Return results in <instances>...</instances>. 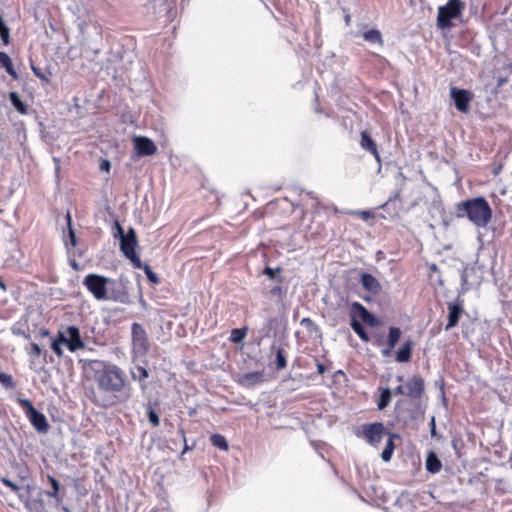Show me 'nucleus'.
<instances>
[{
    "label": "nucleus",
    "instance_id": "nucleus-1",
    "mask_svg": "<svg viewBox=\"0 0 512 512\" xmlns=\"http://www.w3.org/2000/svg\"><path fill=\"white\" fill-rule=\"evenodd\" d=\"M95 382L99 392L91 390L89 399L98 407L110 408L129 399L124 372L114 364H104L95 372Z\"/></svg>",
    "mask_w": 512,
    "mask_h": 512
},
{
    "label": "nucleus",
    "instance_id": "nucleus-2",
    "mask_svg": "<svg viewBox=\"0 0 512 512\" xmlns=\"http://www.w3.org/2000/svg\"><path fill=\"white\" fill-rule=\"evenodd\" d=\"M458 218H467L478 228H485L492 220L493 211L483 196L470 198L456 205Z\"/></svg>",
    "mask_w": 512,
    "mask_h": 512
},
{
    "label": "nucleus",
    "instance_id": "nucleus-3",
    "mask_svg": "<svg viewBox=\"0 0 512 512\" xmlns=\"http://www.w3.org/2000/svg\"><path fill=\"white\" fill-rule=\"evenodd\" d=\"M356 435L376 448L381 444L382 439L386 437L385 448L381 453V458L385 462L391 460L395 449L394 440L399 438V435L389 432L381 422L363 424L356 431Z\"/></svg>",
    "mask_w": 512,
    "mask_h": 512
},
{
    "label": "nucleus",
    "instance_id": "nucleus-4",
    "mask_svg": "<svg viewBox=\"0 0 512 512\" xmlns=\"http://www.w3.org/2000/svg\"><path fill=\"white\" fill-rule=\"evenodd\" d=\"M62 345H65L72 353L85 349L86 344L83 341L80 330L77 326L71 325L62 327L58 330L56 337L51 342V350L59 358L64 355Z\"/></svg>",
    "mask_w": 512,
    "mask_h": 512
},
{
    "label": "nucleus",
    "instance_id": "nucleus-5",
    "mask_svg": "<svg viewBox=\"0 0 512 512\" xmlns=\"http://www.w3.org/2000/svg\"><path fill=\"white\" fill-rule=\"evenodd\" d=\"M110 282L109 278H106L102 275L98 274H88L83 279V285L86 289L93 295V297L97 300H107L109 299L107 293V284ZM113 301L120 303H128L129 295L127 292L117 293L110 297Z\"/></svg>",
    "mask_w": 512,
    "mask_h": 512
},
{
    "label": "nucleus",
    "instance_id": "nucleus-6",
    "mask_svg": "<svg viewBox=\"0 0 512 512\" xmlns=\"http://www.w3.org/2000/svg\"><path fill=\"white\" fill-rule=\"evenodd\" d=\"M464 3L461 0H448L446 5L440 6L437 15V27L448 29L452 27V20L458 18L464 10Z\"/></svg>",
    "mask_w": 512,
    "mask_h": 512
},
{
    "label": "nucleus",
    "instance_id": "nucleus-7",
    "mask_svg": "<svg viewBox=\"0 0 512 512\" xmlns=\"http://www.w3.org/2000/svg\"><path fill=\"white\" fill-rule=\"evenodd\" d=\"M329 320L333 326L349 324L352 326V303L348 296L341 298L329 312Z\"/></svg>",
    "mask_w": 512,
    "mask_h": 512
},
{
    "label": "nucleus",
    "instance_id": "nucleus-8",
    "mask_svg": "<svg viewBox=\"0 0 512 512\" xmlns=\"http://www.w3.org/2000/svg\"><path fill=\"white\" fill-rule=\"evenodd\" d=\"M18 403L25 412L32 426L41 433L48 432L50 426L45 415L36 410L29 399L19 398Z\"/></svg>",
    "mask_w": 512,
    "mask_h": 512
},
{
    "label": "nucleus",
    "instance_id": "nucleus-9",
    "mask_svg": "<svg viewBox=\"0 0 512 512\" xmlns=\"http://www.w3.org/2000/svg\"><path fill=\"white\" fill-rule=\"evenodd\" d=\"M132 351L138 356H146L150 349L149 338L144 327L139 323L131 326Z\"/></svg>",
    "mask_w": 512,
    "mask_h": 512
},
{
    "label": "nucleus",
    "instance_id": "nucleus-10",
    "mask_svg": "<svg viewBox=\"0 0 512 512\" xmlns=\"http://www.w3.org/2000/svg\"><path fill=\"white\" fill-rule=\"evenodd\" d=\"M137 243L136 233L132 228L120 238V248L124 256L132 262L135 268H142V262L135 251Z\"/></svg>",
    "mask_w": 512,
    "mask_h": 512
},
{
    "label": "nucleus",
    "instance_id": "nucleus-11",
    "mask_svg": "<svg viewBox=\"0 0 512 512\" xmlns=\"http://www.w3.org/2000/svg\"><path fill=\"white\" fill-rule=\"evenodd\" d=\"M448 321L445 330L448 331L456 327L459 323L461 316L465 313L464 301L457 298L455 301L447 303Z\"/></svg>",
    "mask_w": 512,
    "mask_h": 512
},
{
    "label": "nucleus",
    "instance_id": "nucleus-12",
    "mask_svg": "<svg viewBox=\"0 0 512 512\" xmlns=\"http://www.w3.org/2000/svg\"><path fill=\"white\" fill-rule=\"evenodd\" d=\"M450 94L457 110L462 113H467L470 108V102L473 99V94L468 90L458 89L456 87L450 89Z\"/></svg>",
    "mask_w": 512,
    "mask_h": 512
},
{
    "label": "nucleus",
    "instance_id": "nucleus-13",
    "mask_svg": "<svg viewBox=\"0 0 512 512\" xmlns=\"http://www.w3.org/2000/svg\"><path fill=\"white\" fill-rule=\"evenodd\" d=\"M134 148L137 156H151L157 152L155 143L147 137L137 136L133 139Z\"/></svg>",
    "mask_w": 512,
    "mask_h": 512
},
{
    "label": "nucleus",
    "instance_id": "nucleus-14",
    "mask_svg": "<svg viewBox=\"0 0 512 512\" xmlns=\"http://www.w3.org/2000/svg\"><path fill=\"white\" fill-rule=\"evenodd\" d=\"M360 283L371 296H375L381 291L380 282L370 273L363 272L360 276Z\"/></svg>",
    "mask_w": 512,
    "mask_h": 512
},
{
    "label": "nucleus",
    "instance_id": "nucleus-15",
    "mask_svg": "<svg viewBox=\"0 0 512 512\" xmlns=\"http://www.w3.org/2000/svg\"><path fill=\"white\" fill-rule=\"evenodd\" d=\"M359 317L360 320L370 327L378 325V320L371 314L363 305L358 302H354V318Z\"/></svg>",
    "mask_w": 512,
    "mask_h": 512
},
{
    "label": "nucleus",
    "instance_id": "nucleus-16",
    "mask_svg": "<svg viewBox=\"0 0 512 512\" xmlns=\"http://www.w3.org/2000/svg\"><path fill=\"white\" fill-rule=\"evenodd\" d=\"M405 387L410 398H420L424 392V381L421 377H413L407 381Z\"/></svg>",
    "mask_w": 512,
    "mask_h": 512
},
{
    "label": "nucleus",
    "instance_id": "nucleus-17",
    "mask_svg": "<svg viewBox=\"0 0 512 512\" xmlns=\"http://www.w3.org/2000/svg\"><path fill=\"white\" fill-rule=\"evenodd\" d=\"M360 145L365 151L372 154L375 159L380 162V154L377 148V144L368 131L361 132Z\"/></svg>",
    "mask_w": 512,
    "mask_h": 512
},
{
    "label": "nucleus",
    "instance_id": "nucleus-18",
    "mask_svg": "<svg viewBox=\"0 0 512 512\" xmlns=\"http://www.w3.org/2000/svg\"><path fill=\"white\" fill-rule=\"evenodd\" d=\"M413 342L407 340L396 353V361L399 363H406L412 357Z\"/></svg>",
    "mask_w": 512,
    "mask_h": 512
},
{
    "label": "nucleus",
    "instance_id": "nucleus-19",
    "mask_svg": "<svg viewBox=\"0 0 512 512\" xmlns=\"http://www.w3.org/2000/svg\"><path fill=\"white\" fill-rule=\"evenodd\" d=\"M300 325L306 330L307 335L310 338H317L321 336L320 328L311 318L305 317L301 319Z\"/></svg>",
    "mask_w": 512,
    "mask_h": 512
},
{
    "label": "nucleus",
    "instance_id": "nucleus-20",
    "mask_svg": "<svg viewBox=\"0 0 512 512\" xmlns=\"http://www.w3.org/2000/svg\"><path fill=\"white\" fill-rule=\"evenodd\" d=\"M47 480H48V482L51 485V490L50 491H46L45 494L48 497L54 498L57 502H61L62 501V496L60 495V484H59V482L57 481V479L55 477H53L50 474L47 475Z\"/></svg>",
    "mask_w": 512,
    "mask_h": 512
},
{
    "label": "nucleus",
    "instance_id": "nucleus-21",
    "mask_svg": "<svg viewBox=\"0 0 512 512\" xmlns=\"http://www.w3.org/2000/svg\"><path fill=\"white\" fill-rule=\"evenodd\" d=\"M400 337H401L400 328H398V327H390L389 328V333H388V338H387L388 349L383 352L384 355L389 354V352L392 349H394V347L397 344V342L399 341Z\"/></svg>",
    "mask_w": 512,
    "mask_h": 512
},
{
    "label": "nucleus",
    "instance_id": "nucleus-22",
    "mask_svg": "<svg viewBox=\"0 0 512 512\" xmlns=\"http://www.w3.org/2000/svg\"><path fill=\"white\" fill-rule=\"evenodd\" d=\"M442 468V463L434 452H430L426 458V469L430 473H438Z\"/></svg>",
    "mask_w": 512,
    "mask_h": 512
},
{
    "label": "nucleus",
    "instance_id": "nucleus-23",
    "mask_svg": "<svg viewBox=\"0 0 512 512\" xmlns=\"http://www.w3.org/2000/svg\"><path fill=\"white\" fill-rule=\"evenodd\" d=\"M0 66H2L11 77L14 79L18 78L12 60L5 52H0Z\"/></svg>",
    "mask_w": 512,
    "mask_h": 512
},
{
    "label": "nucleus",
    "instance_id": "nucleus-24",
    "mask_svg": "<svg viewBox=\"0 0 512 512\" xmlns=\"http://www.w3.org/2000/svg\"><path fill=\"white\" fill-rule=\"evenodd\" d=\"M9 99L13 107L20 114L26 115L28 113V106L20 99L19 95L16 92H10Z\"/></svg>",
    "mask_w": 512,
    "mask_h": 512
},
{
    "label": "nucleus",
    "instance_id": "nucleus-25",
    "mask_svg": "<svg viewBox=\"0 0 512 512\" xmlns=\"http://www.w3.org/2000/svg\"><path fill=\"white\" fill-rule=\"evenodd\" d=\"M363 38L369 43L378 44L380 46H382L384 43L382 34L377 29H370V30L364 32Z\"/></svg>",
    "mask_w": 512,
    "mask_h": 512
},
{
    "label": "nucleus",
    "instance_id": "nucleus-26",
    "mask_svg": "<svg viewBox=\"0 0 512 512\" xmlns=\"http://www.w3.org/2000/svg\"><path fill=\"white\" fill-rule=\"evenodd\" d=\"M248 328H234L231 331L229 340L234 344L241 343L247 335Z\"/></svg>",
    "mask_w": 512,
    "mask_h": 512
},
{
    "label": "nucleus",
    "instance_id": "nucleus-27",
    "mask_svg": "<svg viewBox=\"0 0 512 512\" xmlns=\"http://www.w3.org/2000/svg\"><path fill=\"white\" fill-rule=\"evenodd\" d=\"M0 384L7 390H13L16 387V382L11 374L4 373L0 370Z\"/></svg>",
    "mask_w": 512,
    "mask_h": 512
},
{
    "label": "nucleus",
    "instance_id": "nucleus-28",
    "mask_svg": "<svg viewBox=\"0 0 512 512\" xmlns=\"http://www.w3.org/2000/svg\"><path fill=\"white\" fill-rule=\"evenodd\" d=\"M210 441L213 446L219 448L220 450L227 451L228 450V443L226 438L221 434H213L210 437Z\"/></svg>",
    "mask_w": 512,
    "mask_h": 512
},
{
    "label": "nucleus",
    "instance_id": "nucleus-29",
    "mask_svg": "<svg viewBox=\"0 0 512 512\" xmlns=\"http://www.w3.org/2000/svg\"><path fill=\"white\" fill-rule=\"evenodd\" d=\"M391 391L388 388L381 389L379 401L377 403L380 410L386 408L391 402Z\"/></svg>",
    "mask_w": 512,
    "mask_h": 512
},
{
    "label": "nucleus",
    "instance_id": "nucleus-30",
    "mask_svg": "<svg viewBox=\"0 0 512 512\" xmlns=\"http://www.w3.org/2000/svg\"><path fill=\"white\" fill-rule=\"evenodd\" d=\"M25 351L30 359L35 360L42 355L41 347L34 342H31L29 345L25 347Z\"/></svg>",
    "mask_w": 512,
    "mask_h": 512
},
{
    "label": "nucleus",
    "instance_id": "nucleus-31",
    "mask_svg": "<svg viewBox=\"0 0 512 512\" xmlns=\"http://www.w3.org/2000/svg\"><path fill=\"white\" fill-rule=\"evenodd\" d=\"M275 367L277 370H283L287 367V359L282 348H278L276 352Z\"/></svg>",
    "mask_w": 512,
    "mask_h": 512
},
{
    "label": "nucleus",
    "instance_id": "nucleus-32",
    "mask_svg": "<svg viewBox=\"0 0 512 512\" xmlns=\"http://www.w3.org/2000/svg\"><path fill=\"white\" fill-rule=\"evenodd\" d=\"M269 294L278 298L280 301H283L287 295V288L281 285H276L269 290Z\"/></svg>",
    "mask_w": 512,
    "mask_h": 512
},
{
    "label": "nucleus",
    "instance_id": "nucleus-33",
    "mask_svg": "<svg viewBox=\"0 0 512 512\" xmlns=\"http://www.w3.org/2000/svg\"><path fill=\"white\" fill-rule=\"evenodd\" d=\"M281 271H282L281 267L271 268V267L267 266L263 270V274L266 275L270 279H278V281L281 283L282 278L279 277Z\"/></svg>",
    "mask_w": 512,
    "mask_h": 512
},
{
    "label": "nucleus",
    "instance_id": "nucleus-34",
    "mask_svg": "<svg viewBox=\"0 0 512 512\" xmlns=\"http://www.w3.org/2000/svg\"><path fill=\"white\" fill-rule=\"evenodd\" d=\"M147 416H148V420H149L150 424L153 427L159 426L160 419H159L158 413L154 410V408L152 407L151 404H149L147 407Z\"/></svg>",
    "mask_w": 512,
    "mask_h": 512
},
{
    "label": "nucleus",
    "instance_id": "nucleus-35",
    "mask_svg": "<svg viewBox=\"0 0 512 512\" xmlns=\"http://www.w3.org/2000/svg\"><path fill=\"white\" fill-rule=\"evenodd\" d=\"M0 37L2 42L5 45H8L10 42V33L9 28L5 25L3 18L0 16Z\"/></svg>",
    "mask_w": 512,
    "mask_h": 512
},
{
    "label": "nucleus",
    "instance_id": "nucleus-36",
    "mask_svg": "<svg viewBox=\"0 0 512 512\" xmlns=\"http://www.w3.org/2000/svg\"><path fill=\"white\" fill-rule=\"evenodd\" d=\"M205 197L207 199L212 200L211 212L212 213L215 212L220 204L219 197H218L217 193H215L214 191H207V194L205 195Z\"/></svg>",
    "mask_w": 512,
    "mask_h": 512
},
{
    "label": "nucleus",
    "instance_id": "nucleus-37",
    "mask_svg": "<svg viewBox=\"0 0 512 512\" xmlns=\"http://www.w3.org/2000/svg\"><path fill=\"white\" fill-rule=\"evenodd\" d=\"M147 276V279L153 283V284H158L159 283V278L158 276L152 271V269L150 268L149 265L145 264L143 265L142 264V268Z\"/></svg>",
    "mask_w": 512,
    "mask_h": 512
},
{
    "label": "nucleus",
    "instance_id": "nucleus-38",
    "mask_svg": "<svg viewBox=\"0 0 512 512\" xmlns=\"http://www.w3.org/2000/svg\"><path fill=\"white\" fill-rule=\"evenodd\" d=\"M354 332L364 341H368L369 337L360 322L354 319Z\"/></svg>",
    "mask_w": 512,
    "mask_h": 512
},
{
    "label": "nucleus",
    "instance_id": "nucleus-39",
    "mask_svg": "<svg viewBox=\"0 0 512 512\" xmlns=\"http://www.w3.org/2000/svg\"><path fill=\"white\" fill-rule=\"evenodd\" d=\"M132 375L133 378H137L139 381L145 380L149 376L147 369L143 366H136V371Z\"/></svg>",
    "mask_w": 512,
    "mask_h": 512
},
{
    "label": "nucleus",
    "instance_id": "nucleus-40",
    "mask_svg": "<svg viewBox=\"0 0 512 512\" xmlns=\"http://www.w3.org/2000/svg\"><path fill=\"white\" fill-rule=\"evenodd\" d=\"M66 220H67V224H68V228H69V236H70L71 243L73 246H75L76 245V236L72 229V219H71L70 212H67Z\"/></svg>",
    "mask_w": 512,
    "mask_h": 512
},
{
    "label": "nucleus",
    "instance_id": "nucleus-41",
    "mask_svg": "<svg viewBox=\"0 0 512 512\" xmlns=\"http://www.w3.org/2000/svg\"><path fill=\"white\" fill-rule=\"evenodd\" d=\"M261 377H262L261 373H259V372H251V373L245 374L244 379L248 380V381H250L252 383H256V382H260L261 381Z\"/></svg>",
    "mask_w": 512,
    "mask_h": 512
},
{
    "label": "nucleus",
    "instance_id": "nucleus-42",
    "mask_svg": "<svg viewBox=\"0 0 512 512\" xmlns=\"http://www.w3.org/2000/svg\"><path fill=\"white\" fill-rule=\"evenodd\" d=\"M1 482L8 488H10L13 492H18L20 490L19 486L12 482L10 479L6 477L1 478Z\"/></svg>",
    "mask_w": 512,
    "mask_h": 512
},
{
    "label": "nucleus",
    "instance_id": "nucleus-43",
    "mask_svg": "<svg viewBox=\"0 0 512 512\" xmlns=\"http://www.w3.org/2000/svg\"><path fill=\"white\" fill-rule=\"evenodd\" d=\"M12 333L14 335H17V336H22L26 340H29L31 338V335H30L29 331L22 330L20 328L13 327L12 328Z\"/></svg>",
    "mask_w": 512,
    "mask_h": 512
},
{
    "label": "nucleus",
    "instance_id": "nucleus-44",
    "mask_svg": "<svg viewBox=\"0 0 512 512\" xmlns=\"http://www.w3.org/2000/svg\"><path fill=\"white\" fill-rule=\"evenodd\" d=\"M31 69L36 77L41 79L42 81L48 82V78L45 76V74L41 71L39 67H36L35 65H31Z\"/></svg>",
    "mask_w": 512,
    "mask_h": 512
},
{
    "label": "nucleus",
    "instance_id": "nucleus-45",
    "mask_svg": "<svg viewBox=\"0 0 512 512\" xmlns=\"http://www.w3.org/2000/svg\"><path fill=\"white\" fill-rule=\"evenodd\" d=\"M396 200H400V194L397 192L394 197H390L388 201L382 205L384 210H387L391 205L395 203Z\"/></svg>",
    "mask_w": 512,
    "mask_h": 512
},
{
    "label": "nucleus",
    "instance_id": "nucleus-46",
    "mask_svg": "<svg viewBox=\"0 0 512 512\" xmlns=\"http://www.w3.org/2000/svg\"><path fill=\"white\" fill-rule=\"evenodd\" d=\"M354 214L358 215L359 217H361L364 220H368V219H371L374 217V214L371 211H357V212H354Z\"/></svg>",
    "mask_w": 512,
    "mask_h": 512
},
{
    "label": "nucleus",
    "instance_id": "nucleus-47",
    "mask_svg": "<svg viewBox=\"0 0 512 512\" xmlns=\"http://www.w3.org/2000/svg\"><path fill=\"white\" fill-rule=\"evenodd\" d=\"M316 367H317V372L320 375H323L327 371V367L325 366V364H323L322 362H320L318 360L316 361Z\"/></svg>",
    "mask_w": 512,
    "mask_h": 512
},
{
    "label": "nucleus",
    "instance_id": "nucleus-48",
    "mask_svg": "<svg viewBox=\"0 0 512 512\" xmlns=\"http://www.w3.org/2000/svg\"><path fill=\"white\" fill-rule=\"evenodd\" d=\"M114 225H115V228L117 231V234H114V236L116 237L117 235H119L120 238H122V235H125L122 226L120 225V223L118 221H115Z\"/></svg>",
    "mask_w": 512,
    "mask_h": 512
},
{
    "label": "nucleus",
    "instance_id": "nucleus-49",
    "mask_svg": "<svg viewBox=\"0 0 512 512\" xmlns=\"http://www.w3.org/2000/svg\"><path fill=\"white\" fill-rule=\"evenodd\" d=\"M110 167H111V165H110V162L108 160H103L101 162V164H100V169L104 170L106 172H109Z\"/></svg>",
    "mask_w": 512,
    "mask_h": 512
},
{
    "label": "nucleus",
    "instance_id": "nucleus-50",
    "mask_svg": "<svg viewBox=\"0 0 512 512\" xmlns=\"http://www.w3.org/2000/svg\"><path fill=\"white\" fill-rule=\"evenodd\" d=\"M181 434L183 436V439H184V442H185V446H184V449L182 451V454L186 453L188 450H190V447L187 445V442H186V438H185V434H184V431L181 430Z\"/></svg>",
    "mask_w": 512,
    "mask_h": 512
},
{
    "label": "nucleus",
    "instance_id": "nucleus-51",
    "mask_svg": "<svg viewBox=\"0 0 512 512\" xmlns=\"http://www.w3.org/2000/svg\"><path fill=\"white\" fill-rule=\"evenodd\" d=\"M40 335H41L42 337H47V336H49V335H50V332H49V330H47V329H42V330L40 331Z\"/></svg>",
    "mask_w": 512,
    "mask_h": 512
},
{
    "label": "nucleus",
    "instance_id": "nucleus-52",
    "mask_svg": "<svg viewBox=\"0 0 512 512\" xmlns=\"http://www.w3.org/2000/svg\"><path fill=\"white\" fill-rule=\"evenodd\" d=\"M431 425H432L431 433H432V435H434L435 434V420H434V417L432 418Z\"/></svg>",
    "mask_w": 512,
    "mask_h": 512
},
{
    "label": "nucleus",
    "instance_id": "nucleus-53",
    "mask_svg": "<svg viewBox=\"0 0 512 512\" xmlns=\"http://www.w3.org/2000/svg\"><path fill=\"white\" fill-rule=\"evenodd\" d=\"M0 288L2 290H6V285H5V283H4V281L2 279H0Z\"/></svg>",
    "mask_w": 512,
    "mask_h": 512
},
{
    "label": "nucleus",
    "instance_id": "nucleus-54",
    "mask_svg": "<svg viewBox=\"0 0 512 512\" xmlns=\"http://www.w3.org/2000/svg\"><path fill=\"white\" fill-rule=\"evenodd\" d=\"M396 393H398V394H403V388H402V386H398V387L396 388Z\"/></svg>",
    "mask_w": 512,
    "mask_h": 512
},
{
    "label": "nucleus",
    "instance_id": "nucleus-55",
    "mask_svg": "<svg viewBox=\"0 0 512 512\" xmlns=\"http://www.w3.org/2000/svg\"><path fill=\"white\" fill-rule=\"evenodd\" d=\"M72 267L75 268V269H78V265H77V263L75 261H73Z\"/></svg>",
    "mask_w": 512,
    "mask_h": 512
},
{
    "label": "nucleus",
    "instance_id": "nucleus-56",
    "mask_svg": "<svg viewBox=\"0 0 512 512\" xmlns=\"http://www.w3.org/2000/svg\"><path fill=\"white\" fill-rule=\"evenodd\" d=\"M25 507L28 508V509L30 508V504H29L28 501L25 502Z\"/></svg>",
    "mask_w": 512,
    "mask_h": 512
},
{
    "label": "nucleus",
    "instance_id": "nucleus-57",
    "mask_svg": "<svg viewBox=\"0 0 512 512\" xmlns=\"http://www.w3.org/2000/svg\"><path fill=\"white\" fill-rule=\"evenodd\" d=\"M2 212V210L0 209V213Z\"/></svg>",
    "mask_w": 512,
    "mask_h": 512
}]
</instances>
